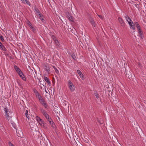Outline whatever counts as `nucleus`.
Listing matches in <instances>:
<instances>
[{
  "label": "nucleus",
  "instance_id": "nucleus-29",
  "mask_svg": "<svg viewBox=\"0 0 146 146\" xmlns=\"http://www.w3.org/2000/svg\"><path fill=\"white\" fill-rule=\"evenodd\" d=\"M0 38L1 40L2 41V42L4 41V39L3 38V37L2 35L0 36Z\"/></svg>",
  "mask_w": 146,
  "mask_h": 146
},
{
  "label": "nucleus",
  "instance_id": "nucleus-22",
  "mask_svg": "<svg viewBox=\"0 0 146 146\" xmlns=\"http://www.w3.org/2000/svg\"><path fill=\"white\" fill-rule=\"evenodd\" d=\"M36 96L39 100L40 101L42 100V99H43V98H42L41 96L40 95V94L37 95Z\"/></svg>",
  "mask_w": 146,
  "mask_h": 146
},
{
  "label": "nucleus",
  "instance_id": "nucleus-35",
  "mask_svg": "<svg viewBox=\"0 0 146 146\" xmlns=\"http://www.w3.org/2000/svg\"><path fill=\"white\" fill-rule=\"evenodd\" d=\"M34 92H35V93L36 94V96H37V95H38L40 94L38 93V91L37 90H36Z\"/></svg>",
  "mask_w": 146,
  "mask_h": 146
},
{
  "label": "nucleus",
  "instance_id": "nucleus-7",
  "mask_svg": "<svg viewBox=\"0 0 146 146\" xmlns=\"http://www.w3.org/2000/svg\"><path fill=\"white\" fill-rule=\"evenodd\" d=\"M50 125H51V126L53 128H55V123L54 122H53L52 121V120L51 119V120L49 121Z\"/></svg>",
  "mask_w": 146,
  "mask_h": 146
},
{
  "label": "nucleus",
  "instance_id": "nucleus-20",
  "mask_svg": "<svg viewBox=\"0 0 146 146\" xmlns=\"http://www.w3.org/2000/svg\"><path fill=\"white\" fill-rule=\"evenodd\" d=\"M30 28L31 29L32 31H33L34 33H35L36 32V30L34 27H33L32 26H31V27H30Z\"/></svg>",
  "mask_w": 146,
  "mask_h": 146
},
{
  "label": "nucleus",
  "instance_id": "nucleus-30",
  "mask_svg": "<svg viewBox=\"0 0 146 146\" xmlns=\"http://www.w3.org/2000/svg\"><path fill=\"white\" fill-rule=\"evenodd\" d=\"M27 24L29 26L30 28L31 27V26H32L31 25V23L29 21H28L27 22Z\"/></svg>",
  "mask_w": 146,
  "mask_h": 146
},
{
  "label": "nucleus",
  "instance_id": "nucleus-31",
  "mask_svg": "<svg viewBox=\"0 0 146 146\" xmlns=\"http://www.w3.org/2000/svg\"><path fill=\"white\" fill-rule=\"evenodd\" d=\"M41 126L44 129H46L47 128V127L45 123H44V124H42V126Z\"/></svg>",
  "mask_w": 146,
  "mask_h": 146
},
{
  "label": "nucleus",
  "instance_id": "nucleus-34",
  "mask_svg": "<svg viewBox=\"0 0 146 146\" xmlns=\"http://www.w3.org/2000/svg\"><path fill=\"white\" fill-rule=\"evenodd\" d=\"M38 15L39 16V17H40L41 18L43 17V15H42L41 13H39L38 14Z\"/></svg>",
  "mask_w": 146,
  "mask_h": 146
},
{
  "label": "nucleus",
  "instance_id": "nucleus-44",
  "mask_svg": "<svg viewBox=\"0 0 146 146\" xmlns=\"http://www.w3.org/2000/svg\"><path fill=\"white\" fill-rule=\"evenodd\" d=\"M40 19L41 20V21L43 22L44 23L43 20H44V19L43 18H40Z\"/></svg>",
  "mask_w": 146,
  "mask_h": 146
},
{
  "label": "nucleus",
  "instance_id": "nucleus-11",
  "mask_svg": "<svg viewBox=\"0 0 146 146\" xmlns=\"http://www.w3.org/2000/svg\"><path fill=\"white\" fill-rule=\"evenodd\" d=\"M44 79L46 82L48 83V84L49 85L50 84V82L49 80V79L47 78L46 77L44 76Z\"/></svg>",
  "mask_w": 146,
  "mask_h": 146
},
{
  "label": "nucleus",
  "instance_id": "nucleus-40",
  "mask_svg": "<svg viewBox=\"0 0 146 146\" xmlns=\"http://www.w3.org/2000/svg\"><path fill=\"white\" fill-rule=\"evenodd\" d=\"M98 16L101 19H103V17L102 16V15H98Z\"/></svg>",
  "mask_w": 146,
  "mask_h": 146
},
{
  "label": "nucleus",
  "instance_id": "nucleus-15",
  "mask_svg": "<svg viewBox=\"0 0 146 146\" xmlns=\"http://www.w3.org/2000/svg\"><path fill=\"white\" fill-rule=\"evenodd\" d=\"M44 116L48 121H49L51 120V119L49 117V115H48V114H47V115H46V116Z\"/></svg>",
  "mask_w": 146,
  "mask_h": 146
},
{
  "label": "nucleus",
  "instance_id": "nucleus-46",
  "mask_svg": "<svg viewBox=\"0 0 146 146\" xmlns=\"http://www.w3.org/2000/svg\"><path fill=\"white\" fill-rule=\"evenodd\" d=\"M21 1H22L23 3H25V0H21Z\"/></svg>",
  "mask_w": 146,
  "mask_h": 146
},
{
  "label": "nucleus",
  "instance_id": "nucleus-45",
  "mask_svg": "<svg viewBox=\"0 0 146 146\" xmlns=\"http://www.w3.org/2000/svg\"><path fill=\"white\" fill-rule=\"evenodd\" d=\"M98 123L100 124H102V123L100 121H99L98 120Z\"/></svg>",
  "mask_w": 146,
  "mask_h": 146
},
{
  "label": "nucleus",
  "instance_id": "nucleus-2",
  "mask_svg": "<svg viewBox=\"0 0 146 146\" xmlns=\"http://www.w3.org/2000/svg\"><path fill=\"white\" fill-rule=\"evenodd\" d=\"M68 84L69 86V88L70 90L72 92L74 90V87L73 84L70 80H69L68 82Z\"/></svg>",
  "mask_w": 146,
  "mask_h": 146
},
{
  "label": "nucleus",
  "instance_id": "nucleus-25",
  "mask_svg": "<svg viewBox=\"0 0 146 146\" xmlns=\"http://www.w3.org/2000/svg\"><path fill=\"white\" fill-rule=\"evenodd\" d=\"M125 18L126 19V20L128 22V21H130V19H131L127 15H126L125 17Z\"/></svg>",
  "mask_w": 146,
  "mask_h": 146
},
{
  "label": "nucleus",
  "instance_id": "nucleus-21",
  "mask_svg": "<svg viewBox=\"0 0 146 146\" xmlns=\"http://www.w3.org/2000/svg\"><path fill=\"white\" fill-rule=\"evenodd\" d=\"M55 42L57 46H58L59 47H60L59 43L58 40H56L55 41Z\"/></svg>",
  "mask_w": 146,
  "mask_h": 146
},
{
  "label": "nucleus",
  "instance_id": "nucleus-43",
  "mask_svg": "<svg viewBox=\"0 0 146 146\" xmlns=\"http://www.w3.org/2000/svg\"><path fill=\"white\" fill-rule=\"evenodd\" d=\"M42 114L44 115V116H46V115H47V113H46V111L42 113Z\"/></svg>",
  "mask_w": 146,
  "mask_h": 146
},
{
  "label": "nucleus",
  "instance_id": "nucleus-19",
  "mask_svg": "<svg viewBox=\"0 0 146 146\" xmlns=\"http://www.w3.org/2000/svg\"><path fill=\"white\" fill-rule=\"evenodd\" d=\"M90 22H91L92 25V26H94V27H95V23H94V20L92 19H90Z\"/></svg>",
  "mask_w": 146,
  "mask_h": 146
},
{
  "label": "nucleus",
  "instance_id": "nucleus-4",
  "mask_svg": "<svg viewBox=\"0 0 146 146\" xmlns=\"http://www.w3.org/2000/svg\"><path fill=\"white\" fill-rule=\"evenodd\" d=\"M40 102L41 104L44 106V107L45 108H47V104L46 103L45 101H44V99H42L40 101Z\"/></svg>",
  "mask_w": 146,
  "mask_h": 146
},
{
  "label": "nucleus",
  "instance_id": "nucleus-39",
  "mask_svg": "<svg viewBox=\"0 0 146 146\" xmlns=\"http://www.w3.org/2000/svg\"><path fill=\"white\" fill-rule=\"evenodd\" d=\"M95 96L97 98H99V95L97 93H95Z\"/></svg>",
  "mask_w": 146,
  "mask_h": 146
},
{
  "label": "nucleus",
  "instance_id": "nucleus-5",
  "mask_svg": "<svg viewBox=\"0 0 146 146\" xmlns=\"http://www.w3.org/2000/svg\"><path fill=\"white\" fill-rule=\"evenodd\" d=\"M77 72L82 79L83 80H84V75L80 70H77Z\"/></svg>",
  "mask_w": 146,
  "mask_h": 146
},
{
  "label": "nucleus",
  "instance_id": "nucleus-38",
  "mask_svg": "<svg viewBox=\"0 0 146 146\" xmlns=\"http://www.w3.org/2000/svg\"><path fill=\"white\" fill-rule=\"evenodd\" d=\"M25 1L26 3L27 4H30V3H29V1L28 0H25Z\"/></svg>",
  "mask_w": 146,
  "mask_h": 146
},
{
  "label": "nucleus",
  "instance_id": "nucleus-41",
  "mask_svg": "<svg viewBox=\"0 0 146 146\" xmlns=\"http://www.w3.org/2000/svg\"><path fill=\"white\" fill-rule=\"evenodd\" d=\"M71 56H72V58H73V59L74 60H75L76 57L74 55H72Z\"/></svg>",
  "mask_w": 146,
  "mask_h": 146
},
{
  "label": "nucleus",
  "instance_id": "nucleus-13",
  "mask_svg": "<svg viewBox=\"0 0 146 146\" xmlns=\"http://www.w3.org/2000/svg\"><path fill=\"white\" fill-rule=\"evenodd\" d=\"M17 73L20 77H22V76H24V75L21 70L17 72Z\"/></svg>",
  "mask_w": 146,
  "mask_h": 146
},
{
  "label": "nucleus",
  "instance_id": "nucleus-24",
  "mask_svg": "<svg viewBox=\"0 0 146 146\" xmlns=\"http://www.w3.org/2000/svg\"><path fill=\"white\" fill-rule=\"evenodd\" d=\"M128 23L130 26H131V25H133V22L131 19H130V21H128Z\"/></svg>",
  "mask_w": 146,
  "mask_h": 146
},
{
  "label": "nucleus",
  "instance_id": "nucleus-48",
  "mask_svg": "<svg viewBox=\"0 0 146 146\" xmlns=\"http://www.w3.org/2000/svg\"><path fill=\"white\" fill-rule=\"evenodd\" d=\"M46 93H48V92H47L46 91Z\"/></svg>",
  "mask_w": 146,
  "mask_h": 146
},
{
  "label": "nucleus",
  "instance_id": "nucleus-9",
  "mask_svg": "<svg viewBox=\"0 0 146 146\" xmlns=\"http://www.w3.org/2000/svg\"><path fill=\"white\" fill-rule=\"evenodd\" d=\"M25 115L26 117L29 120L30 119V116L31 115L30 114H29L28 113V111L27 110H26L25 111Z\"/></svg>",
  "mask_w": 146,
  "mask_h": 146
},
{
  "label": "nucleus",
  "instance_id": "nucleus-3",
  "mask_svg": "<svg viewBox=\"0 0 146 146\" xmlns=\"http://www.w3.org/2000/svg\"><path fill=\"white\" fill-rule=\"evenodd\" d=\"M66 15L67 18L70 21L72 22H73V17L70 15L69 13H67Z\"/></svg>",
  "mask_w": 146,
  "mask_h": 146
},
{
  "label": "nucleus",
  "instance_id": "nucleus-33",
  "mask_svg": "<svg viewBox=\"0 0 146 146\" xmlns=\"http://www.w3.org/2000/svg\"><path fill=\"white\" fill-rule=\"evenodd\" d=\"M131 27V28L133 29L134 30L135 29V24H133V25H131V26H130Z\"/></svg>",
  "mask_w": 146,
  "mask_h": 146
},
{
  "label": "nucleus",
  "instance_id": "nucleus-18",
  "mask_svg": "<svg viewBox=\"0 0 146 146\" xmlns=\"http://www.w3.org/2000/svg\"><path fill=\"white\" fill-rule=\"evenodd\" d=\"M14 68L17 72L20 70V69L16 65L14 66Z\"/></svg>",
  "mask_w": 146,
  "mask_h": 146
},
{
  "label": "nucleus",
  "instance_id": "nucleus-42",
  "mask_svg": "<svg viewBox=\"0 0 146 146\" xmlns=\"http://www.w3.org/2000/svg\"><path fill=\"white\" fill-rule=\"evenodd\" d=\"M22 79L23 80H25V81L26 80V79H25V77L24 76H22V77H21Z\"/></svg>",
  "mask_w": 146,
  "mask_h": 146
},
{
  "label": "nucleus",
  "instance_id": "nucleus-27",
  "mask_svg": "<svg viewBox=\"0 0 146 146\" xmlns=\"http://www.w3.org/2000/svg\"><path fill=\"white\" fill-rule=\"evenodd\" d=\"M52 67H53V68L55 70L56 72V73L58 74L59 72V71L57 69V68H56V67L55 66H53Z\"/></svg>",
  "mask_w": 146,
  "mask_h": 146
},
{
  "label": "nucleus",
  "instance_id": "nucleus-23",
  "mask_svg": "<svg viewBox=\"0 0 146 146\" xmlns=\"http://www.w3.org/2000/svg\"><path fill=\"white\" fill-rule=\"evenodd\" d=\"M36 120L38 122L39 121H41V119L39 117L36 116Z\"/></svg>",
  "mask_w": 146,
  "mask_h": 146
},
{
  "label": "nucleus",
  "instance_id": "nucleus-6",
  "mask_svg": "<svg viewBox=\"0 0 146 146\" xmlns=\"http://www.w3.org/2000/svg\"><path fill=\"white\" fill-rule=\"evenodd\" d=\"M118 20L119 21V22L122 24V26H124L125 24V23L124 22L123 19L120 17H119L118 18Z\"/></svg>",
  "mask_w": 146,
  "mask_h": 146
},
{
  "label": "nucleus",
  "instance_id": "nucleus-26",
  "mask_svg": "<svg viewBox=\"0 0 146 146\" xmlns=\"http://www.w3.org/2000/svg\"><path fill=\"white\" fill-rule=\"evenodd\" d=\"M38 123L41 126H42V124H44V122L42 119L41 120V121H39Z\"/></svg>",
  "mask_w": 146,
  "mask_h": 146
},
{
  "label": "nucleus",
  "instance_id": "nucleus-17",
  "mask_svg": "<svg viewBox=\"0 0 146 146\" xmlns=\"http://www.w3.org/2000/svg\"><path fill=\"white\" fill-rule=\"evenodd\" d=\"M45 69L46 71L49 72L50 71V69L49 66H45Z\"/></svg>",
  "mask_w": 146,
  "mask_h": 146
},
{
  "label": "nucleus",
  "instance_id": "nucleus-10",
  "mask_svg": "<svg viewBox=\"0 0 146 146\" xmlns=\"http://www.w3.org/2000/svg\"><path fill=\"white\" fill-rule=\"evenodd\" d=\"M18 133H17V131L16 132L17 134V135L18 137H21V136L23 135V133L22 132L21 130L18 131Z\"/></svg>",
  "mask_w": 146,
  "mask_h": 146
},
{
  "label": "nucleus",
  "instance_id": "nucleus-32",
  "mask_svg": "<svg viewBox=\"0 0 146 146\" xmlns=\"http://www.w3.org/2000/svg\"><path fill=\"white\" fill-rule=\"evenodd\" d=\"M52 38L54 41L56 40V37L54 35L52 36Z\"/></svg>",
  "mask_w": 146,
  "mask_h": 146
},
{
  "label": "nucleus",
  "instance_id": "nucleus-8",
  "mask_svg": "<svg viewBox=\"0 0 146 146\" xmlns=\"http://www.w3.org/2000/svg\"><path fill=\"white\" fill-rule=\"evenodd\" d=\"M126 77L129 79H130L132 78V73L129 72L127 74L126 73Z\"/></svg>",
  "mask_w": 146,
  "mask_h": 146
},
{
  "label": "nucleus",
  "instance_id": "nucleus-1",
  "mask_svg": "<svg viewBox=\"0 0 146 146\" xmlns=\"http://www.w3.org/2000/svg\"><path fill=\"white\" fill-rule=\"evenodd\" d=\"M4 111L5 116H6V118L9 121V119H11L12 117V115H11L10 112L9 110H8L7 108H4Z\"/></svg>",
  "mask_w": 146,
  "mask_h": 146
},
{
  "label": "nucleus",
  "instance_id": "nucleus-36",
  "mask_svg": "<svg viewBox=\"0 0 146 146\" xmlns=\"http://www.w3.org/2000/svg\"><path fill=\"white\" fill-rule=\"evenodd\" d=\"M9 146H15L11 142H9Z\"/></svg>",
  "mask_w": 146,
  "mask_h": 146
},
{
  "label": "nucleus",
  "instance_id": "nucleus-14",
  "mask_svg": "<svg viewBox=\"0 0 146 146\" xmlns=\"http://www.w3.org/2000/svg\"><path fill=\"white\" fill-rule=\"evenodd\" d=\"M138 31V33L139 35V36L141 37H142V34L143 33V32L141 31V29H137Z\"/></svg>",
  "mask_w": 146,
  "mask_h": 146
},
{
  "label": "nucleus",
  "instance_id": "nucleus-47",
  "mask_svg": "<svg viewBox=\"0 0 146 146\" xmlns=\"http://www.w3.org/2000/svg\"><path fill=\"white\" fill-rule=\"evenodd\" d=\"M2 44L0 42V46L1 45H2Z\"/></svg>",
  "mask_w": 146,
  "mask_h": 146
},
{
  "label": "nucleus",
  "instance_id": "nucleus-16",
  "mask_svg": "<svg viewBox=\"0 0 146 146\" xmlns=\"http://www.w3.org/2000/svg\"><path fill=\"white\" fill-rule=\"evenodd\" d=\"M135 25L136 26L137 28V29H140V27L138 23L137 22H135Z\"/></svg>",
  "mask_w": 146,
  "mask_h": 146
},
{
  "label": "nucleus",
  "instance_id": "nucleus-28",
  "mask_svg": "<svg viewBox=\"0 0 146 146\" xmlns=\"http://www.w3.org/2000/svg\"><path fill=\"white\" fill-rule=\"evenodd\" d=\"M35 12H36V13H40L39 10H38V9L37 8H35Z\"/></svg>",
  "mask_w": 146,
  "mask_h": 146
},
{
  "label": "nucleus",
  "instance_id": "nucleus-12",
  "mask_svg": "<svg viewBox=\"0 0 146 146\" xmlns=\"http://www.w3.org/2000/svg\"><path fill=\"white\" fill-rule=\"evenodd\" d=\"M0 48L1 50H3L4 51H5L7 50L5 48L4 46L2 44L0 46Z\"/></svg>",
  "mask_w": 146,
  "mask_h": 146
},
{
  "label": "nucleus",
  "instance_id": "nucleus-37",
  "mask_svg": "<svg viewBox=\"0 0 146 146\" xmlns=\"http://www.w3.org/2000/svg\"><path fill=\"white\" fill-rule=\"evenodd\" d=\"M40 111L42 113L46 111L44 110H43L42 109H40Z\"/></svg>",
  "mask_w": 146,
  "mask_h": 146
}]
</instances>
